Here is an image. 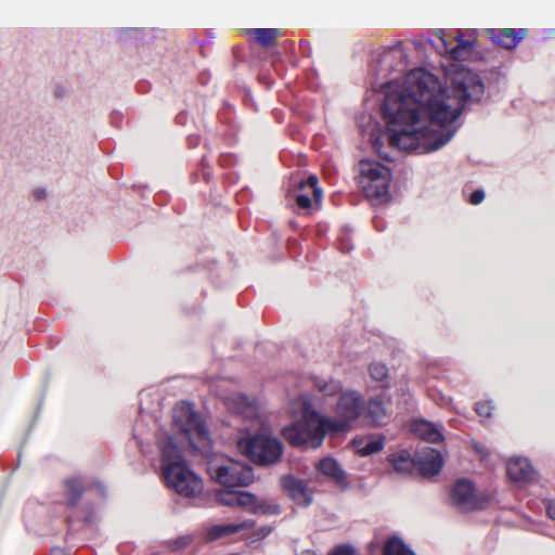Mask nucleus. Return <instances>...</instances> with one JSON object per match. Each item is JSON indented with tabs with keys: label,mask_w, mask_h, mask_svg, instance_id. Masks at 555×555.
I'll return each instance as SVG.
<instances>
[{
	"label": "nucleus",
	"mask_w": 555,
	"mask_h": 555,
	"mask_svg": "<svg viewBox=\"0 0 555 555\" xmlns=\"http://www.w3.org/2000/svg\"><path fill=\"white\" fill-rule=\"evenodd\" d=\"M451 500L454 505L463 511H473L481 506L475 493V487L468 479H460L454 483Z\"/></svg>",
	"instance_id": "nucleus-10"
},
{
	"label": "nucleus",
	"mask_w": 555,
	"mask_h": 555,
	"mask_svg": "<svg viewBox=\"0 0 555 555\" xmlns=\"http://www.w3.org/2000/svg\"><path fill=\"white\" fill-rule=\"evenodd\" d=\"M216 500L224 506L248 509L255 503V494L248 491L220 490L216 493Z\"/></svg>",
	"instance_id": "nucleus-15"
},
{
	"label": "nucleus",
	"mask_w": 555,
	"mask_h": 555,
	"mask_svg": "<svg viewBox=\"0 0 555 555\" xmlns=\"http://www.w3.org/2000/svg\"><path fill=\"white\" fill-rule=\"evenodd\" d=\"M207 472L211 479L225 488L247 487L254 480L250 467L223 454H210Z\"/></svg>",
	"instance_id": "nucleus-7"
},
{
	"label": "nucleus",
	"mask_w": 555,
	"mask_h": 555,
	"mask_svg": "<svg viewBox=\"0 0 555 555\" xmlns=\"http://www.w3.org/2000/svg\"><path fill=\"white\" fill-rule=\"evenodd\" d=\"M411 428L416 436L429 442H438L442 440V434L440 428L428 421H414L412 423Z\"/></svg>",
	"instance_id": "nucleus-19"
},
{
	"label": "nucleus",
	"mask_w": 555,
	"mask_h": 555,
	"mask_svg": "<svg viewBox=\"0 0 555 555\" xmlns=\"http://www.w3.org/2000/svg\"><path fill=\"white\" fill-rule=\"evenodd\" d=\"M298 555H317V554L311 550H304L300 553H298Z\"/></svg>",
	"instance_id": "nucleus-39"
},
{
	"label": "nucleus",
	"mask_w": 555,
	"mask_h": 555,
	"mask_svg": "<svg viewBox=\"0 0 555 555\" xmlns=\"http://www.w3.org/2000/svg\"><path fill=\"white\" fill-rule=\"evenodd\" d=\"M507 475L514 482L527 483L533 480L535 472L525 457H513L506 465Z\"/></svg>",
	"instance_id": "nucleus-14"
},
{
	"label": "nucleus",
	"mask_w": 555,
	"mask_h": 555,
	"mask_svg": "<svg viewBox=\"0 0 555 555\" xmlns=\"http://www.w3.org/2000/svg\"><path fill=\"white\" fill-rule=\"evenodd\" d=\"M296 203L302 209H308L312 206V199L309 194L298 193L296 195Z\"/></svg>",
	"instance_id": "nucleus-33"
},
{
	"label": "nucleus",
	"mask_w": 555,
	"mask_h": 555,
	"mask_svg": "<svg viewBox=\"0 0 555 555\" xmlns=\"http://www.w3.org/2000/svg\"><path fill=\"white\" fill-rule=\"evenodd\" d=\"M249 33L254 34L257 41L264 47L271 46L281 35L278 28H254L249 29Z\"/></svg>",
	"instance_id": "nucleus-26"
},
{
	"label": "nucleus",
	"mask_w": 555,
	"mask_h": 555,
	"mask_svg": "<svg viewBox=\"0 0 555 555\" xmlns=\"http://www.w3.org/2000/svg\"><path fill=\"white\" fill-rule=\"evenodd\" d=\"M52 555H64V551L60 547H55L52 550Z\"/></svg>",
	"instance_id": "nucleus-38"
},
{
	"label": "nucleus",
	"mask_w": 555,
	"mask_h": 555,
	"mask_svg": "<svg viewBox=\"0 0 555 555\" xmlns=\"http://www.w3.org/2000/svg\"><path fill=\"white\" fill-rule=\"evenodd\" d=\"M331 555H354V550L348 545H341L334 550Z\"/></svg>",
	"instance_id": "nucleus-35"
},
{
	"label": "nucleus",
	"mask_w": 555,
	"mask_h": 555,
	"mask_svg": "<svg viewBox=\"0 0 555 555\" xmlns=\"http://www.w3.org/2000/svg\"><path fill=\"white\" fill-rule=\"evenodd\" d=\"M173 423L191 448L202 452L210 448V437L205 421L191 403L182 401L176 404Z\"/></svg>",
	"instance_id": "nucleus-5"
},
{
	"label": "nucleus",
	"mask_w": 555,
	"mask_h": 555,
	"mask_svg": "<svg viewBox=\"0 0 555 555\" xmlns=\"http://www.w3.org/2000/svg\"><path fill=\"white\" fill-rule=\"evenodd\" d=\"M494 406L491 401L478 402L475 405V411L480 417H491Z\"/></svg>",
	"instance_id": "nucleus-30"
},
{
	"label": "nucleus",
	"mask_w": 555,
	"mask_h": 555,
	"mask_svg": "<svg viewBox=\"0 0 555 555\" xmlns=\"http://www.w3.org/2000/svg\"><path fill=\"white\" fill-rule=\"evenodd\" d=\"M281 486L297 505L307 507L312 503L313 493L305 480L285 475L281 478Z\"/></svg>",
	"instance_id": "nucleus-11"
},
{
	"label": "nucleus",
	"mask_w": 555,
	"mask_h": 555,
	"mask_svg": "<svg viewBox=\"0 0 555 555\" xmlns=\"http://www.w3.org/2000/svg\"><path fill=\"white\" fill-rule=\"evenodd\" d=\"M384 555H415V553L398 538H390L384 546Z\"/></svg>",
	"instance_id": "nucleus-25"
},
{
	"label": "nucleus",
	"mask_w": 555,
	"mask_h": 555,
	"mask_svg": "<svg viewBox=\"0 0 555 555\" xmlns=\"http://www.w3.org/2000/svg\"><path fill=\"white\" fill-rule=\"evenodd\" d=\"M248 511L261 515H280L282 509L279 503L272 500H259L255 495V503L249 505Z\"/></svg>",
	"instance_id": "nucleus-23"
},
{
	"label": "nucleus",
	"mask_w": 555,
	"mask_h": 555,
	"mask_svg": "<svg viewBox=\"0 0 555 555\" xmlns=\"http://www.w3.org/2000/svg\"><path fill=\"white\" fill-rule=\"evenodd\" d=\"M224 400L232 413L250 421L251 425L248 430L264 429L262 433L250 438H241L237 441L238 450L251 461L261 465L278 462L282 456L283 446L279 439L267 433L266 417L261 414L256 402L243 395H234Z\"/></svg>",
	"instance_id": "nucleus-2"
},
{
	"label": "nucleus",
	"mask_w": 555,
	"mask_h": 555,
	"mask_svg": "<svg viewBox=\"0 0 555 555\" xmlns=\"http://www.w3.org/2000/svg\"><path fill=\"white\" fill-rule=\"evenodd\" d=\"M372 145H373V149L375 150V152L380 156V157H384L386 159H391V156L383 150V142H382V139L380 137H374L372 134Z\"/></svg>",
	"instance_id": "nucleus-32"
},
{
	"label": "nucleus",
	"mask_w": 555,
	"mask_h": 555,
	"mask_svg": "<svg viewBox=\"0 0 555 555\" xmlns=\"http://www.w3.org/2000/svg\"><path fill=\"white\" fill-rule=\"evenodd\" d=\"M292 414L301 415V421L283 428V437L293 446L304 448H319L324 437L335 435L327 426V416L315 410V403L310 395H301L289 404Z\"/></svg>",
	"instance_id": "nucleus-3"
},
{
	"label": "nucleus",
	"mask_w": 555,
	"mask_h": 555,
	"mask_svg": "<svg viewBox=\"0 0 555 555\" xmlns=\"http://www.w3.org/2000/svg\"><path fill=\"white\" fill-rule=\"evenodd\" d=\"M526 28H488L485 34L498 47L505 50L515 49L527 36Z\"/></svg>",
	"instance_id": "nucleus-12"
},
{
	"label": "nucleus",
	"mask_w": 555,
	"mask_h": 555,
	"mask_svg": "<svg viewBox=\"0 0 555 555\" xmlns=\"http://www.w3.org/2000/svg\"><path fill=\"white\" fill-rule=\"evenodd\" d=\"M314 388L322 393L324 397H339L340 393L345 390L340 382L326 378V377H315L313 380Z\"/></svg>",
	"instance_id": "nucleus-20"
},
{
	"label": "nucleus",
	"mask_w": 555,
	"mask_h": 555,
	"mask_svg": "<svg viewBox=\"0 0 555 555\" xmlns=\"http://www.w3.org/2000/svg\"><path fill=\"white\" fill-rule=\"evenodd\" d=\"M390 462L399 474H408L415 468V460L406 451L392 454Z\"/></svg>",
	"instance_id": "nucleus-22"
},
{
	"label": "nucleus",
	"mask_w": 555,
	"mask_h": 555,
	"mask_svg": "<svg viewBox=\"0 0 555 555\" xmlns=\"http://www.w3.org/2000/svg\"><path fill=\"white\" fill-rule=\"evenodd\" d=\"M387 416V410L380 399H370L365 401V412L361 418L370 425H380Z\"/></svg>",
	"instance_id": "nucleus-18"
},
{
	"label": "nucleus",
	"mask_w": 555,
	"mask_h": 555,
	"mask_svg": "<svg viewBox=\"0 0 555 555\" xmlns=\"http://www.w3.org/2000/svg\"><path fill=\"white\" fill-rule=\"evenodd\" d=\"M162 469L167 488L184 498H197L204 490L202 478L184 461L172 437L160 444Z\"/></svg>",
	"instance_id": "nucleus-4"
},
{
	"label": "nucleus",
	"mask_w": 555,
	"mask_h": 555,
	"mask_svg": "<svg viewBox=\"0 0 555 555\" xmlns=\"http://www.w3.org/2000/svg\"><path fill=\"white\" fill-rule=\"evenodd\" d=\"M483 94L480 76L457 65L447 73L446 86L424 68L409 72L402 82H388L383 109L389 145L418 154L440 150L454 137L465 105Z\"/></svg>",
	"instance_id": "nucleus-1"
},
{
	"label": "nucleus",
	"mask_w": 555,
	"mask_h": 555,
	"mask_svg": "<svg viewBox=\"0 0 555 555\" xmlns=\"http://www.w3.org/2000/svg\"><path fill=\"white\" fill-rule=\"evenodd\" d=\"M415 467L424 477L438 475L443 467V459L439 451L426 448L415 460Z\"/></svg>",
	"instance_id": "nucleus-13"
},
{
	"label": "nucleus",
	"mask_w": 555,
	"mask_h": 555,
	"mask_svg": "<svg viewBox=\"0 0 555 555\" xmlns=\"http://www.w3.org/2000/svg\"><path fill=\"white\" fill-rule=\"evenodd\" d=\"M485 199V192L482 190H476L472 193L469 202L473 205H478Z\"/></svg>",
	"instance_id": "nucleus-34"
},
{
	"label": "nucleus",
	"mask_w": 555,
	"mask_h": 555,
	"mask_svg": "<svg viewBox=\"0 0 555 555\" xmlns=\"http://www.w3.org/2000/svg\"><path fill=\"white\" fill-rule=\"evenodd\" d=\"M192 541H193L192 535H190V534L181 535L179 538L170 540L168 542V547L171 551H180V550L188 547L192 543Z\"/></svg>",
	"instance_id": "nucleus-29"
},
{
	"label": "nucleus",
	"mask_w": 555,
	"mask_h": 555,
	"mask_svg": "<svg viewBox=\"0 0 555 555\" xmlns=\"http://www.w3.org/2000/svg\"><path fill=\"white\" fill-rule=\"evenodd\" d=\"M475 450L479 453H482L483 452V447L481 444H475Z\"/></svg>",
	"instance_id": "nucleus-40"
},
{
	"label": "nucleus",
	"mask_w": 555,
	"mask_h": 555,
	"mask_svg": "<svg viewBox=\"0 0 555 555\" xmlns=\"http://www.w3.org/2000/svg\"><path fill=\"white\" fill-rule=\"evenodd\" d=\"M315 468L318 472L332 479L338 485L346 482V475L339 463L333 457H324L317 462Z\"/></svg>",
	"instance_id": "nucleus-17"
},
{
	"label": "nucleus",
	"mask_w": 555,
	"mask_h": 555,
	"mask_svg": "<svg viewBox=\"0 0 555 555\" xmlns=\"http://www.w3.org/2000/svg\"><path fill=\"white\" fill-rule=\"evenodd\" d=\"M299 193L309 194L317 204L321 203L322 190L318 186V178L314 175L309 176L307 180H300L296 183Z\"/></svg>",
	"instance_id": "nucleus-24"
},
{
	"label": "nucleus",
	"mask_w": 555,
	"mask_h": 555,
	"mask_svg": "<svg viewBox=\"0 0 555 555\" xmlns=\"http://www.w3.org/2000/svg\"><path fill=\"white\" fill-rule=\"evenodd\" d=\"M334 416H327L326 424L334 434L349 431L365 412V399L360 391L345 389L333 406Z\"/></svg>",
	"instance_id": "nucleus-6"
},
{
	"label": "nucleus",
	"mask_w": 555,
	"mask_h": 555,
	"mask_svg": "<svg viewBox=\"0 0 555 555\" xmlns=\"http://www.w3.org/2000/svg\"><path fill=\"white\" fill-rule=\"evenodd\" d=\"M389 55L392 56L393 59H399L400 61H402V67L399 70H402L405 67V65H406V52H405V49L403 48L402 44H399V46L395 47L390 51Z\"/></svg>",
	"instance_id": "nucleus-31"
},
{
	"label": "nucleus",
	"mask_w": 555,
	"mask_h": 555,
	"mask_svg": "<svg viewBox=\"0 0 555 555\" xmlns=\"http://www.w3.org/2000/svg\"><path fill=\"white\" fill-rule=\"evenodd\" d=\"M353 447L357 453L371 455L379 452L384 447V442L382 438L375 437L357 438L353 440Z\"/></svg>",
	"instance_id": "nucleus-21"
},
{
	"label": "nucleus",
	"mask_w": 555,
	"mask_h": 555,
	"mask_svg": "<svg viewBox=\"0 0 555 555\" xmlns=\"http://www.w3.org/2000/svg\"><path fill=\"white\" fill-rule=\"evenodd\" d=\"M65 487H66L67 495H68L70 503L72 504L76 503L83 491V486H82L81 480L79 478L67 479L65 482Z\"/></svg>",
	"instance_id": "nucleus-28"
},
{
	"label": "nucleus",
	"mask_w": 555,
	"mask_h": 555,
	"mask_svg": "<svg viewBox=\"0 0 555 555\" xmlns=\"http://www.w3.org/2000/svg\"><path fill=\"white\" fill-rule=\"evenodd\" d=\"M359 182L367 198L383 203L389 197L391 171L377 160L362 159L359 163Z\"/></svg>",
	"instance_id": "nucleus-8"
},
{
	"label": "nucleus",
	"mask_w": 555,
	"mask_h": 555,
	"mask_svg": "<svg viewBox=\"0 0 555 555\" xmlns=\"http://www.w3.org/2000/svg\"><path fill=\"white\" fill-rule=\"evenodd\" d=\"M479 30L474 28L456 29L440 37L444 52L454 61H466L475 52Z\"/></svg>",
	"instance_id": "nucleus-9"
},
{
	"label": "nucleus",
	"mask_w": 555,
	"mask_h": 555,
	"mask_svg": "<svg viewBox=\"0 0 555 555\" xmlns=\"http://www.w3.org/2000/svg\"><path fill=\"white\" fill-rule=\"evenodd\" d=\"M546 512L550 518L555 520V502L554 501H547L546 502Z\"/></svg>",
	"instance_id": "nucleus-36"
},
{
	"label": "nucleus",
	"mask_w": 555,
	"mask_h": 555,
	"mask_svg": "<svg viewBox=\"0 0 555 555\" xmlns=\"http://www.w3.org/2000/svg\"><path fill=\"white\" fill-rule=\"evenodd\" d=\"M254 520H245L237 524H218L211 526L207 530V537L209 540H218L227 537L234 535L243 530L254 527Z\"/></svg>",
	"instance_id": "nucleus-16"
},
{
	"label": "nucleus",
	"mask_w": 555,
	"mask_h": 555,
	"mask_svg": "<svg viewBox=\"0 0 555 555\" xmlns=\"http://www.w3.org/2000/svg\"><path fill=\"white\" fill-rule=\"evenodd\" d=\"M369 373L372 379L382 383L383 387H388L389 370L386 364L373 362L369 366Z\"/></svg>",
	"instance_id": "nucleus-27"
},
{
	"label": "nucleus",
	"mask_w": 555,
	"mask_h": 555,
	"mask_svg": "<svg viewBox=\"0 0 555 555\" xmlns=\"http://www.w3.org/2000/svg\"><path fill=\"white\" fill-rule=\"evenodd\" d=\"M270 532H271L270 527H262V528L258 529L256 532L257 540H261V539L266 538Z\"/></svg>",
	"instance_id": "nucleus-37"
}]
</instances>
